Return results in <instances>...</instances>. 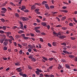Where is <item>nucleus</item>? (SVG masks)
<instances>
[{"label": "nucleus", "instance_id": "f257e3e1", "mask_svg": "<svg viewBox=\"0 0 77 77\" xmlns=\"http://www.w3.org/2000/svg\"><path fill=\"white\" fill-rule=\"evenodd\" d=\"M8 39H5L4 40V42L3 43V45H5V46H7L8 44Z\"/></svg>", "mask_w": 77, "mask_h": 77}, {"label": "nucleus", "instance_id": "f03ea898", "mask_svg": "<svg viewBox=\"0 0 77 77\" xmlns=\"http://www.w3.org/2000/svg\"><path fill=\"white\" fill-rule=\"evenodd\" d=\"M20 19L21 20H22L23 21H26V17H20Z\"/></svg>", "mask_w": 77, "mask_h": 77}, {"label": "nucleus", "instance_id": "7ed1b4c3", "mask_svg": "<svg viewBox=\"0 0 77 77\" xmlns=\"http://www.w3.org/2000/svg\"><path fill=\"white\" fill-rule=\"evenodd\" d=\"M45 6L46 9H48V10L50 9V8H49V7L48 6V4H45Z\"/></svg>", "mask_w": 77, "mask_h": 77}, {"label": "nucleus", "instance_id": "20e7f679", "mask_svg": "<svg viewBox=\"0 0 77 77\" xmlns=\"http://www.w3.org/2000/svg\"><path fill=\"white\" fill-rule=\"evenodd\" d=\"M21 67L17 68L16 69V70H17V72H21L22 71V69H20Z\"/></svg>", "mask_w": 77, "mask_h": 77}, {"label": "nucleus", "instance_id": "39448f33", "mask_svg": "<svg viewBox=\"0 0 77 77\" xmlns=\"http://www.w3.org/2000/svg\"><path fill=\"white\" fill-rule=\"evenodd\" d=\"M65 66L66 68H67L68 69H71V68H70L69 65L68 64H66Z\"/></svg>", "mask_w": 77, "mask_h": 77}, {"label": "nucleus", "instance_id": "423d86ee", "mask_svg": "<svg viewBox=\"0 0 77 77\" xmlns=\"http://www.w3.org/2000/svg\"><path fill=\"white\" fill-rule=\"evenodd\" d=\"M59 38L61 39H64V38H66V36L65 35H60L59 36Z\"/></svg>", "mask_w": 77, "mask_h": 77}, {"label": "nucleus", "instance_id": "0eeeda50", "mask_svg": "<svg viewBox=\"0 0 77 77\" xmlns=\"http://www.w3.org/2000/svg\"><path fill=\"white\" fill-rule=\"evenodd\" d=\"M69 57L70 58H74L75 57L74 55H69Z\"/></svg>", "mask_w": 77, "mask_h": 77}, {"label": "nucleus", "instance_id": "6e6552de", "mask_svg": "<svg viewBox=\"0 0 77 77\" xmlns=\"http://www.w3.org/2000/svg\"><path fill=\"white\" fill-rule=\"evenodd\" d=\"M0 35L1 36H2V37H3V38H4L3 39H5V38H6V35H5L4 34H0Z\"/></svg>", "mask_w": 77, "mask_h": 77}, {"label": "nucleus", "instance_id": "1a4fd4ad", "mask_svg": "<svg viewBox=\"0 0 77 77\" xmlns=\"http://www.w3.org/2000/svg\"><path fill=\"white\" fill-rule=\"evenodd\" d=\"M36 70H37V71H38V72H42V70H41V69H40L38 68H37L36 69Z\"/></svg>", "mask_w": 77, "mask_h": 77}, {"label": "nucleus", "instance_id": "9d476101", "mask_svg": "<svg viewBox=\"0 0 77 77\" xmlns=\"http://www.w3.org/2000/svg\"><path fill=\"white\" fill-rule=\"evenodd\" d=\"M16 66H20V64L19 62H17L14 63Z\"/></svg>", "mask_w": 77, "mask_h": 77}, {"label": "nucleus", "instance_id": "9b49d317", "mask_svg": "<svg viewBox=\"0 0 77 77\" xmlns=\"http://www.w3.org/2000/svg\"><path fill=\"white\" fill-rule=\"evenodd\" d=\"M58 66H59L58 67V69H61V68H62V66L60 64H58Z\"/></svg>", "mask_w": 77, "mask_h": 77}, {"label": "nucleus", "instance_id": "f8f14e48", "mask_svg": "<svg viewBox=\"0 0 77 77\" xmlns=\"http://www.w3.org/2000/svg\"><path fill=\"white\" fill-rule=\"evenodd\" d=\"M41 4H40L39 3H35L34 4V5L35 6H41Z\"/></svg>", "mask_w": 77, "mask_h": 77}, {"label": "nucleus", "instance_id": "ddd939ff", "mask_svg": "<svg viewBox=\"0 0 77 77\" xmlns=\"http://www.w3.org/2000/svg\"><path fill=\"white\" fill-rule=\"evenodd\" d=\"M5 40L4 38H3L2 39H1L0 40V42L1 44H3V42H4V41H5Z\"/></svg>", "mask_w": 77, "mask_h": 77}, {"label": "nucleus", "instance_id": "4468645a", "mask_svg": "<svg viewBox=\"0 0 77 77\" xmlns=\"http://www.w3.org/2000/svg\"><path fill=\"white\" fill-rule=\"evenodd\" d=\"M61 20L62 21H64L66 19V17L64 16V17H63L61 18Z\"/></svg>", "mask_w": 77, "mask_h": 77}, {"label": "nucleus", "instance_id": "2eb2a0df", "mask_svg": "<svg viewBox=\"0 0 77 77\" xmlns=\"http://www.w3.org/2000/svg\"><path fill=\"white\" fill-rule=\"evenodd\" d=\"M61 12H64V13H67V12H68L67 10H61Z\"/></svg>", "mask_w": 77, "mask_h": 77}, {"label": "nucleus", "instance_id": "dca6fc26", "mask_svg": "<svg viewBox=\"0 0 77 77\" xmlns=\"http://www.w3.org/2000/svg\"><path fill=\"white\" fill-rule=\"evenodd\" d=\"M57 44V42H52V45L53 46H56Z\"/></svg>", "mask_w": 77, "mask_h": 77}, {"label": "nucleus", "instance_id": "f3484780", "mask_svg": "<svg viewBox=\"0 0 77 77\" xmlns=\"http://www.w3.org/2000/svg\"><path fill=\"white\" fill-rule=\"evenodd\" d=\"M28 48H31V49H33V47H32V46L31 45H29L28 46Z\"/></svg>", "mask_w": 77, "mask_h": 77}, {"label": "nucleus", "instance_id": "a211bd4d", "mask_svg": "<svg viewBox=\"0 0 77 77\" xmlns=\"http://www.w3.org/2000/svg\"><path fill=\"white\" fill-rule=\"evenodd\" d=\"M41 28V27H35L34 29V30H38V29H39Z\"/></svg>", "mask_w": 77, "mask_h": 77}, {"label": "nucleus", "instance_id": "6ab92c4d", "mask_svg": "<svg viewBox=\"0 0 77 77\" xmlns=\"http://www.w3.org/2000/svg\"><path fill=\"white\" fill-rule=\"evenodd\" d=\"M15 16L16 17H17V18H19V14L17 13L15 14Z\"/></svg>", "mask_w": 77, "mask_h": 77}, {"label": "nucleus", "instance_id": "aec40b11", "mask_svg": "<svg viewBox=\"0 0 77 77\" xmlns=\"http://www.w3.org/2000/svg\"><path fill=\"white\" fill-rule=\"evenodd\" d=\"M5 32L3 30H0V33L1 34H5Z\"/></svg>", "mask_w": 77, "mask_h": 77}, {"label": "nucleus", "instance_id": "412c9836", "mask_svg": "<svg viewBox=\"0 0 77 77\" xmlns=\"http://www.w3.org/2000/svg\"><path fill=\"white\" fill-rule=\"evenodd\" d=\"M38 11H39V9H38V8L35 9V12L36 13L38 12Z\"/></svg>", "mask_w": 77, "mask_h": 77}, {"label": "nucleus", "instance_id": "4be33fe9", "mask_svg": "<svg viewBox=\"0 0 77 77\" xmlns=\"http://www.w3.org/2000/svg\"><path fill=\"white\" fill-rule=\"evenodd\" d=\"M35 8L36 7H35V6L34 5H32L31 8V9H33H33H35Z\"/></svg>", "mask_w": 77, "mask_h": 77}, {"label": "nucleus", "instance_id": "5701e85b", "mask_svg": "<svg viewBox=\"0 0 77 77\" xmlns=\"http://www.w3.org/2000/svg\"><path fill=\"white\" fill-rule=\"evenodd\" d=\"M0 20L2 21V22H3V23H5V20L3 18H1L0 19Z\"/></svg>", "mask_w": 77, "mask_h": 77}, {"label": "nucleus", "instance_id": "b1692460", "mask_svg": "<svg viewBox=\"0 0 77 77\" xmlns=\"http://www.w3.org/2000/svg\"><path fill=\"white\" fill-rule=\"evenodd\" d=\"M20 26H21V27H20V29H21L23 30L24 28H23V23L22 24H21Z\"/></svg>", "mask_w": 77, "mask_h": 77}, {"label": "nucleus", "instance_id": "393cba45", "mask_svg": "<svg viewBox=\"0 0 77 77\" xmlns=\"http://www.w3.org/2000/svg\"><path fill=\"white\" fill-rule=\"evenodd\" d=\"M1 9L2 10V11H7V9H6L5 8H2Z\"/></svg>", "mask_w": 77, "mask_h": 77}, {"label": "nucleus", "instance_id": "a878e982", "mask_svg": "<svg viewBox=\"0 0 77 77\" xmlns=\"http://www.w3.org/2000/svg\"><path fill=\"white\" fill-rule=\"evenodd\" d=\"M2 29H3V30H6V27L5 26H3V27H2Z\"/></svg>", "mask_w": 77, "mask_h": 77}, {"label": "nucleus", "instance_id": "bb28decb", "mask_svg": "<svg viewBox=\"0 0 77 77\" xmlns=\"http://www.w3.org/2000/svg\"><path fill=\"white\" fill-rule=\"evenodd\" d=\"M41 24L42 26H45L46 24L45 22H42V23Z\"/></svg>", "mask_w": 77, "mask_h": 77}, {"label": "nucleus", "instance_id": "cd10ccee", "mask_svg": "<svg viewBox=\"0 0 77 77\" xmlns=\"http://www.w3.org/2000/svg\"><path fill=\"white\" fill-rule=\"evenodd\" d=\"M31 59L32 60L33 62H36V60L35 58H34V57L32 58Z\"/></svg>", "mask_w": 77, "mask_h": 77}, {"label": "nucleus", "instance_id": "c85d7f7f", "mask_svg": "<svg viewBox=\"0 0 77 77\" xmlns=\"http://www.w3.org/2000/svg\"><path fill=\"white\" fill-rule=\"evenodd\" d=\"M63 30H66L67 29V28L65 27H62L61 28Z\"/></svg>", "mask_w": 77, "mask_h": 77}, {"label": "nucleus", "instance_id": "c756f323", "mask_svg": "<svg viewBox=\"0 0 77 77\" xmlns=\"http://www.w3.org/2000/svg\"><path fill=\"white\" fill-rule=\"evenodd\" d=\"M33 55H30V56H29L28 57L29 58V59H32V58H33Z\"/></svg>", "mask_w": 77, "mask_h": 77}, {"label": "nucleus", "instance_id": "7c9ffc66", "mask_svg": "<svg viewBox=\"0 0 77 77\" xmlns=\"http://www.w3.org/2000/svg\"><path fill=\"white\" fill-rule=\"evenodd\" d=\"M42 58L43 59H44V60H46V61L48 60V59H47V58H46V57H43Z\"/></svg>", "mask_w": 77, "mask_h": 77}, {"label": "nucleus", "instance_id": "2f4dec72", "mask_svg": "<svg viewBox=\"0 0 77 77\" xmlns=\"http://www.w3.org/2000/svg\"><path fill=\"white\" fill-rule=\"evenodd\" d=\"M28 68L29 69H32V67L30 66H28Z\"/></svg>", "mask_w": 77, "mask_h": 77}, {"label": "nucleus", "instance_id": "473e14b6", "mask_svg": "<svg viewBox=\"0 0 77 77\" xmlns=\"http://www.w3.org/2000/svg\"><path fill=\"white\" fill-rule=\"evenodd\" d=\"M35 31L38 33H41V31L39 30H35Z\"/></svg>", "mask_w": 77, "mask_h": 77}, {"label": "nucleus", "instance_id": "72a5a7b5", "mask_svg": "<svg viewBox=\"0 0 77 77\" xmlns=\"http://www.w3.org/2000/svg\"><path fill=\"white\" fill-rule=\"evenodd\" d=\"M53 60V58L52 57L49 58L48 59V60H49L50 61H52Z\"/></svg>", "mask_w": 77, "mask_h": 77}, {"label": "nucleus", "instance_id": "f704fd0d", "mask_svg": "<svg viewBox=\"0 0 77 77\" xmlns=\"http://www.w3.org/2000/svg\"><path fill=\"white\" fill-rule=\"evenodd\" d=\"M9 38H10V39H11L12 40H13V41H14V38H13V37H12V36H10Z\"/></svg>", "mask_w": 77, "mask_h": 77}, {"label": "nucleus", "instance_id": "c9c22d12", "mask_svg": "<svg viewBox=\"0 0 77 77\" xmlns=\"http://www.w3.org/2000/svg\"><path fill=\"white\" fill-rule=\"evenodd\" d=\"M40 41H41V42H44V40H43V39L42 38H40Z\"/></svg>", "mask_w": 77, "mask_h": 77}, {"label": "nucleus", "instance_id": "e433bc0d", "mask_svg": "<svg viewBox=\"0 0 77 77\" xmlns=\"http://www.w3.org/2000/svg\"><path fill=\"white\" fill-rule=\"evenodd\" d=\"M15 38L16 39H18V38H20V36H19V35H16L15 36Z\"/></svg>", "mask_w": 77, "mask_h": 77}, {"label": "nucleus", "instance_id": "4c0bfd02", "mask_svg": "<svg viewBox=\"0 0 77 77\" xmlns=\"http://www.w3.org/2000/svg\"><path fill=\"white\" fill-rule=\"evenodd\" d=\"M35 73L36 74H37V75H39V74H40V73H39V72H38V71H35Z\"/></svg>", "mask_w": 77, "mask_h": 77}, {"label": "nucleus", "instance_id": "58836bf2", "mask_svg": "<svg viewBox=\"0 0 77 77\" xmlns=\"http://www.w3.org/2000/svg\"><path fill=\"white\" fill-rule=\"evenodd\" d=\"M69 26L70 27H72V26H73V24H72V23H69Z\"/></svg>", "mask_w": 77, "mask_h": 77}, {"label": "nucleus", "instance_id": "ea45409f", "mask_svg": "<svg viewBox=\"0 0 77 77\" xmlns=\"http://www.w3.org/2000/svg\"><path fill=\"white\" fill-rule=\"evenodd\" d=\"M39 77H44V75L42 73H41L39 75Z\"/></svg>", "mask_w": 77, "mask_h": 77}, {"label": "nucleus", "instance_id": "a19ab883", "mask_svg": "<svg viewBox=\"0 0 77 77\" xmlns=\"http://www.w3.org/2000/svg\"><path fill=\"white\" fill-rule=\"evenodd\" d=\"M56 27H62V26L60 25H58L56 26Z\"/></svg>", "mask_w": 77, "mask_h": 77}, {"label": "nucleus", "instance_id": "79ce46f5", "mask_svg": "<svg viewBox=\"0 0 77 77\" xmlns=\"http://www.w3.org/2000/svg\"><path fill=\"white\" fill-rule=\"evenodd\" d=\"M56 19H57L58 20V22H60V19L57 17H56Z\"/></svg>", "mask_w": 77, "mask_h": 77}, {"label": "nucleus", "instance_id": "37998d69", "mask_svg": "<svg viewBox=\"0 0 77 77\" xmlns=\"http://www.w3.org/2000/svg\"><path fill=\"white\" fill-rule=\"evenodd\" d=\"M19 53L20 54H23V51L22 50H20L19 52Z\"/></svg>", "mask_w": 77, "mask_h": 77}, {"label": "nucleus", "instance_id": "c03bdc74", "mask_svg": "<svg viewBox=\"0 0 77 77\" xmlns=\"http://www.w3.org/2000/svg\"><path fill=\"white\" fill-rule=\"evenodd\" d=\"M51 9H54V5H51L50 6Z\"/></svg>", "mask_w": 77, "mask_h": 77}, {"label": "nucleus", "instance_id": "a18cd8bd", "mask_svg": "<svg viewBox=\"0 0 77 77\" xmlns=\"http://www.w3.org/2000/svg\"><path fill=\"white\" fill-rule=\"evenodd\" d=\"M52 14H57V11L56 12H54V11H52Z\"/></svg>", "mask_w": 77, "mask_h": 77}, {"label": "nucleus", "instance_id": "49530a36", "mask_svg": "<svg viewBox=\"0 0 77 77\" xmlns=\"http://www.w3.org/2000/svg\"><path fill=\"white\" fill-rule=\"evenodd\" d=\"M10 4H11V5L12 6H15V5L14 4L13 2H11L10 3Z\"/></svg>", "mask_w": 77, "mask_h": 77}, {"label": "nucleus", "instance_id": "de8ad7c7", "mask_svg": "<svg viewBox=\"0 0 77 77\" xmlns=\"http://www.w3.org/2000/svg\"><path fill=\"white\" fill-rule=\"evenodd\" d=\"M61 45H66V43L65 42H63L62 43H61Z\"/></svg>", "mask_w": 77, "mask_h": 77}, {"label": "nucleus", "instance_id": "09e8293b", "mask_svg": "<svg viewBox=\"0 0 77 77\" xmlns=\"http://www.w3.org/2000/svg\"><path fill=\"white\" fill-rule=\"evenodd\" d=\"M23 38L24 39H29V37H23Z\"/></svg>", "mask_w": 77, "mask_h": 77}, {"label": "nucleus", "instance_id": "8fccbe9b", "mask_svg": "<svg viewBox=\"0 0 77 77\" xmlns=\"http://www.w3.org/2000/svg\"><path fill=\"white\" fill-rule=\"evenodd\" d=\"M70 38L72 40H75V37H70Z\"/></svg>", "mask_w": 77, "mask_h": 77}, {"label": "nucleus", "instance_id": "3c124183", "mask_svg": "<svg viewBox=\"0 0 77 77\" xmlns=\"http://www.w3.org/2000/svg\"><path fill=\"white\" fill-rule=\"evenodd\" d=\"M28 51H29V52L30 53L31 51H32V49L30 48H29L28 49Z\"/></svg>", "mask_w": 77, "mask_h": 77}, {"label": "nucleus", "instance_id": "603ef678", "mask_svg": "<svg viewBox=\"0 0 77 77\" xmlns=\"http://www.w3.org/2000/svg\"><path fill=\"white\" fill-rule=\"evenodd\" d=\"M24 12H26V13H27V12H29V10H25L24 11Z\"/></svg>", "mask_w": 77, "mask_h": 77}, {"label": "nucleus", "instance_id": "864d4df0", "mask_svg": "<svg viewBox=\"0 0 77 77\" xmlns=\"http://www.w3.org/2000/svg\"><path fill=\"white\" fill-rule=\"evenodd\" d=\"M22 76L23 77H27V75L26 74H23Z\"/></svg>", "mask_w": 77, "mask_h": 77}, {"label": "nucleus", "instance_id": "5fc2aeb1", "mask_svg": "<svg viewBox=\"0 0 77 77\" xmlns=\"http://www.w3.org/2000/svg\"><path fill=\"white\" fill-rule=\"evenodd\" d=\"M6 11H1V13H2L1 14H5V13H6Z\"/></svg>", "mask_w": 77, "mask_h": 77}, {"label": "nucleus", "instance_id": "6e6d98bb", "mask_svg": "<svg viewBox=\"0 0 77 77\" xmlns=\"http://www.w3.org/2000/svg\"><path fill=\"white\" fill-rule=\"evenodd\" d=\"M53 68V66H51L49 67V69H51Z\"/></svg>", "mask_w": 77, "mask_h": 77}, {"label": "nucleus", "instance_id": "4d7b16f0", "mask_svg": "<svg viewBox=\"0 0 77 77\" xmlns=\"http://www.w3.org/2000/svg\"><path fill=\"white\" fill-rule=\"evenodd\" d=\"M36 20L37 22H38V23H40V20L39 19H36Z\"/></svg>", "mask_w": 77, "mask_h": 77}, {"label": "nucleus", "instance_id": "13d9d810", "mask_svg": "<svg viewBox=\"0 0 77 77\" xmlns=\"http://www.w3.org/2000/svg\"><path fill=\"white\" fill-rule=\"evenodd\" d=\"M17 26H14L13 27L12 29H17Z\"/></svg>", "mask_w": 77, "mask_h": 77}, {"label": "nucleus", "instance_id": "bf43d9fd", "mask_svg": "<svg viewBox=\"0 0 77 77\" xmlns=\"http://www.w3.org/2000/svg\"><path fill=\"white\" fill-rule=\"evenodd\" d=\"M45 77H50V75L47 74H46V75H44Z\"/></svg>", "mask_w": 77, "mask_h": 77}, {"label": "nucleus", "instance_id": "052dcab7", "mask_svg": "<svg viewBox=\"0 0 77 77\" xmlns=\"http://www.w3.org/2000/svg\"><path fill=\"white\" fill-rule=\"evenodd\" d=\"M17 45L19 47H20V48H22V45H20L19 44H18Z\"/></svg>", "mask_w": 77, "mask_h": 77}, {"label": "nucleus", "instance_id": "680f3d73", "mask_svg": "<svg viewBox=\"0 0 77 77\" xmlns=\"http://www.w3.org/2000/svg\"><path fill=\"white\" fill-rule=\"evenodd\" d=\"M22 8L23 9H26V7H25L24 5H22Z\"/></svg>", "mask_w": 77, "mask_h": 77}, {"label": "nucleus", "instance_id": "e2e57ef3", "mask_svg": "<svg viewBox=\"0 0 77 77\" xmlns=\"http://www.w3.org/2000/svg\"><path fill=\"white\" fill-rule=\"evenodd\" d=\"M48 45L49 47H51V44H50V43H48Z\"/></svg>", "mask_w": 77, "mask_h": 77}, {"label": "nucleus", "instance_id": "0e129e2a", "mask_svg": "<svg viewBox=\"0 0 77 77\" xmlns=\"http://www.w3.org/2000/svg\"><path fill=\"white\" fill-rule=\"evenodd\" d=\"M23 46H27V43H24L23 44Z\"/></svg>", "mask_w": 77, "mask_h": 77}, {"label": "nucleus", "instance_id": "69168bd1", "mask_svg": "<svg viewBox=\"0 0 77 77\" xmlns=\"http://www.w3.org/2000/svg\"><path fill=\"white\" fill-rule=\"evenodd\" d=\"M73 20L75 22V23H77V21L76 20H75V18H73Z\"/></svg>", "mask_w": 77, "mask_h": 77}, {"label": "nucleus", "instance_id": "338daca9", "mask_svg": "<svg viewBox=\"0 0 77 77\" xmlns=\"http://www.w3.org/2000/svg\"><path fill=\"white\" fill-rule=\"evenodd\" d=\"M4 50H7V47H5L4 48H3Z\"/></svg>", "mask_w": 77, "mask_h": 77}, {"label": "nucleus", "instance_id": "774afa93", "mask_svg": "<svg viewBox=\"0 0 77 77\" xmlns=\"http://www.w3.org/2000/svg\"><path fill=\"white\" fill-rule=\"evenodd\" d=\"M74 61H75V62L77 61V57H76L75 58Z\"/></svg>", "mask_w": 77, "mask_h": 77}]
</instances>
